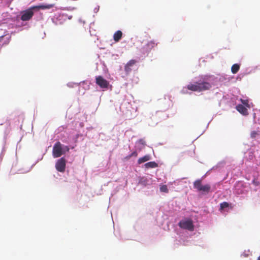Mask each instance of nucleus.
Here are the masks:
<instances>
[{"label":"nucleus","mask_w":260,"mask_h":260,"mask_svg":"<svg viewBox=\"0 0 260 260\" xmlns=\"http://www.w3.org/2000/svg\"><path fill=\"white\" fill-rule=\"evenodd\" d=\"M54 6V4H41L38 6H32L28 9L21 12V20L23 21H29L34 16V10L50 9L53 8Z\"/></svg>","instance_id":"1"},{"label":"nucleus","mask_w":260,"mask_h":260,"mask_svg":"<svg viewBox=\"0 0 260 260\" xmlns=\"http://www.w3.org/2000/svg\"><path fill=\"white\" fill-rule=\"evenodd\" d=\"M211 87V85L209 82L201 79L198 82H194L193 84L190 83L187 86V89L198 92L209 90Z\"/></svg>","instance_id":"2"},{"label":"nucleus","mask_w":260,"mask_h":260,"mask_svg":"<svg viewBox=\"0 0 260 260\" xmlns=\"http://www.w3.org/2000/svg\"><path fill=\"white\" fill-rule=\"evenodd\" d=\"M69 150V147L68 146L62 147L60 142H57L53 146L52 155L54 158L59 157L66 152H68Z\"/></svg>","instance_id":"3"},{"label":"nucleus","mask_w":260,"mask_h":260,"mask_svg":"<svg viewBox=\"0 0 260 260\" xmlns=\"http://www.w3.org/2000/svg\"><path fill=\"white\" fill-rule=\"evenodd\" d=\"M193 187L199 191L205 193L209 192L211 189V186L209 184L203 185L201 179H198L193 182Z\"/></svg>","instance_id":"4"},{"label":"nucleus","mask_w":260,"mask_h":260,"mask_svg":"<svg viewBox=\"0 0 260 260\" xmlns=\"http://www.w3.org/2000/svg\"><path fill=\"white\" fill-rule=\"evenodd\" d=\"M178 225L181 228L190 231H192L194 229L192 221L190 219L182 220L179 222Z\"/></svg>","instance_id":"5"},{"label":"nucleus","mask_w":260,"mask_h":260,"mask_svg":"<svg viewBox=\"0 0 260 260\" xmlns=\"http://www.w3.org/2000/svg\"><path fill=\"white\" fill-rule=\"evenodd\" d=\"M66 161L64 157H61L58 160L55 164L56 169L60 172H63L66 168Z\"/></svg>","instance_id":"6"},{"label":"nucleus","mask_w":260,"mask_h":260,"mask_svg":"<svg viewBox=\"0 0 260 260\" xmlns=\"http://www.w3.org/2000/svg\"><path fill=\"white\" fill-rule=\"evenodd\" d=\"M96 83L100 87L104 88H107L109 85V82L105 79L103 77L99 76L96 77Z\"/></svg>","instance_id":"7"},{"label":"nucleus","mask_w":260,"mask_h":260,"mask_svg":"<svg viewBox=\"0 0 260 260\" xmlns=\"http://www.w3.org/2000/svg\"><path fill=\"white\" fill-rule=\"evenodd\" d=\"M137 62V61L134 59L130 60L125 66L124 71L126 74H129L132 70V68Z\"/></svg>","instance_id":"8"},{"label":"nucleus","mask_w":260,"mask_h":260,"mask_svg":"<svg viewBox=\"0 0 260 260\" xmlns=\"http://www.w3.org/2000/svg\"><path fill=\"white\" fill-rule=\"evenodd\" d=\"M236 110L243 115L246 116L248 115V110L246 107L242 104H239L236 107Z\"/></svg>","instance_id":"9"},{"label":"nucleus","mask_w":260,"mask_h":260,"mask_svg":"<svg viewBox=\"0 0 260 260\" xmlns=\"http://www.w3.org/2000/svg\"><path fill=\"white\" fill-rule=\"evenodd\" d=\"M122 36L121 31L117 30L113 35V39L116 42H117L121 39Z\"/></svg>","instance_id":"10"},{"label":"nucleus","mask_w":260,"mask_h":260,"mask_svg":"<svg viewBox=\"0 0 260 260\" xmlns=\"http://www.w3.org/2000/svg\"><path fill=\"white\" fill-rule=\"evenodd\" d=\"M151 159V157L149 155H146L142 157H140L138 160V164L139 165L144 163L147 161Z\"/></svg>","instance_id":"11"},{"label":"nucleus","mask_w":260,"mask_h":260,"mask_svg":"<svg viewBox=\"0 0 260 260\" xmlns=\"http://www.w3.org/2000/svg\"><path fill=\"white\" fill-rule=\"evenodd\" d=\"M144 166L147 169L154 168L157 167V164L154 161H150L145 164Z\"/></svg>","instance_id":"12"},{"label":"nucleus","mask_w":260,"mask_h":260,"mask_svg":"<svg viewBox=\"0 0 260 260\" xmlns=\"http://www.w3.org/2000/svg\"><path fill=\"white\" fill-rule=\"evenodd\" d=\"M239 69L240 65L237 63H235L232 66L231 71L233 74H236L239 71Z\"/></svg>","instance_id":"13"},{"label":"nucleus","mask_w":260,"mask_h":260,"mask_svg":"<svg viewBox=\"0 0 260 260\" xmlns=\"http://www.w3.org/2000/svg\"><path fill=\"white\" fill-rule=\"evenodd\" d=\"M240 101L242 103V105L244 106L247 108H250V105L248 103V101L247 100H243L242 99H240Z\"/></svg>","instance_id":"14"},{"label":"nucleus","mask_w":260,"mask_h":260,"mask_svg":"<svg viewBox=\"0 0 260 260\" xmlns=\"http://www.w3.org/2000/svg\"><path fill=\"white\" fill-rule=\"evenodd\" d=\"M138 156V152H137V151H134V152H133L131 154L126 156L125 158L126 159H130V158H131L132 157H137Z\"/></svg>","instance_id":"15"},{"label":"nucleus","mask_w":260,"mask_h":260,"mask_svg":"<svg viewBox=\"0 0 260 260\" xmlns=\"http://www.w3.org/2000/svg\"><path fill=\"white\" fill-rule=\"evenodd\" d=\"M229 206V204L228 203L226 202H224L220 204V209L221 210H223L224 208L228 207Z\"/></svg>","instance_id":"16"},{"label":"nucleus","mask_w":260,"mask_h":260,"mask_svg":"<svg viewBox=\"0 0 260 260\" xmlns=\"http://www.w3.org/2000/svg\"><path fill=\"white\" fill-rule=\"evenodd\" d=\"M258 135H259V133L258 132L253 131L251 132L250 137L251 138H255L256 137V136H257Z\"/></svg>","instance_id":"17"},{"label":"nucleus","mask_w":260,"mask_h":260,"mask_svg":"<svg viewBox=\"0 0 260 260\" xmlns=\"http://www.w3.org/2000/svg\"><path fill=\"white\" fill-rule=\"evenodd\" d=\"M164 192H168L167 186L165 185H164Z\"/></svg>","instance_id":"18"},{"label":"nucleus","mask_w":260,"mask_h":260,"mask_svg":"<svg viewBox=\"0 0 260 260\" xmlns=\"http://www.w3.org/2000/svg\"><path fill=\"white\" fill-rule=\"evenodd\" d=\"M253 183L255 185H258V182L257 181H255V180L253 181Z\"/></svg>","instance_id":"19"},{"label":"nucleus","mask_w":260,"mask_h":260,"mask_svg":"<svg viewBox=\"0 0 260 260\" xmlns=\"http://www.w3.org/2000/svg\"><path fill=\"white\" fill-rule=\"evenodd\" d=\"M139 142L142 144H144V141L143 140H140Z\"/></svg>","instance_id":"20"},{"label":"nucleus","mask_w":260,"mask_h":260,"mask_svg":"<svg viewBox=\"0 0 260 260\" xmlns=\"http://www.w3.org/2000/svg\"><path fill=\"white\" fill-rule=\"evenodd\" d=\"M159 186H160V187H159L160 190L161 191H162V185H160Z\"/></svg>","instance_id":"21"},{"label":"nucleus","mask_w":260,"mask_h":260,"mask_svg":"<svg viewBox=\"0 0 260 260\" xmlns=\"http://www.w3.org/2000/svg\"><path fill=\"white\" fill-rule=\"evenodd\" d=\"M257 260H260V256L259 257H258L257 258Z\"/></svg>","instance_id":"22"}]
</instances>
